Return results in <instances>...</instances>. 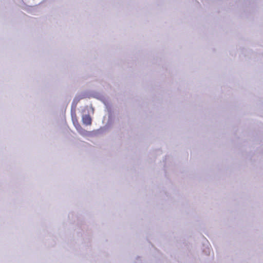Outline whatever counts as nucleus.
Masks as SVG:
<instances>
[{"label": "nucleus", "instance_id": "f03ea898", "mask_svg": "<svg viewBox=\"0 0 263 263\" xmlns=\"http://www.w3.org/2000/svg\"><path fill=\"white\" fill-rule=\"evenodd\" d=\"M76 128L77 129V130L81 134H83L84 133H85L86 132V130L85 129H84L82 126L78 124L77 125H76Z\"/></svg>", "mask_w": 263, "mask_h": 263}, {"label": "nucleus", "instance_id": "f257e3e1", "mask_svg": "<svg viewBox=\"0 0 263 263\" xmlns=\"http://www.w3.org/2000/svg\"><path fill=\"white\" fill-rule=\"evenodd\" d=\"M82 122L83 124L86 125H90L91 124L92 120L89 115H85L82 117Z\"/></svg>", "mask_w": 263, "mask_h": 263}]
</instances>
